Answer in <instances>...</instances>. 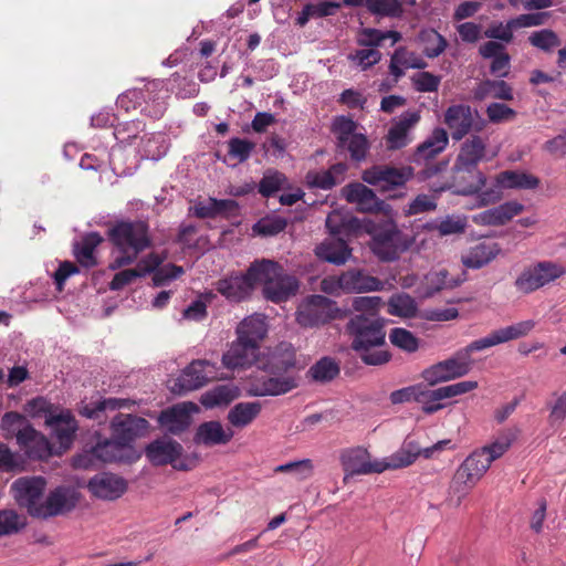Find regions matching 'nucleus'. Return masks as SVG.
<instances>
[{
	"label": "nucleus",
	"mask_w": 566,
	"mask_h": 566,
	"mask_svg": "<svg viewBox=\"0 0 566 566\" xmlns=\"http://www.w3.org/2000/svg\"><path fill=\"white\" fill-rule=\"evenodd\" d=\"M295 350L289 343H281L268 356H260L258 368L266 375L250 378L249 395L253 397L280 396L296 388L295 377L285 375L295 367Z\"/></svg>",
	"instance_id": "obj_1"
},
{
	"label": "nucleus",
	"mask_w": 566,
	"mask_h": 566,
	"mask_svg": "<svg viewBox=\"0 0 566 566\" xmlns=\"http://www.w3.org/2000/svg\"><path fill=\"white\" fill-rule=\"evenodd\" d=\"M350 347L364 364L379 366L390 360V354L380 349L386 343L385 322L374 313L355 314L346 323Z\"/></svg>",
	"instance_id": "obj_2"
},
{
	"label": "nucleus",
	"mask_w": 566,
	"mask_h": 566,
	"mask_svg": "<svg viewBox=\"0 0 566 566\" xmlns=\"http://www.w3.org/2000/svg\"><path fill=\"white\" fill-rule=\"evenodd\" d=\"M535 327L532 319L522 321L513 325L502 327L491 332L488 336L473 340L464 348L458 350L454 356L442 360L444 369L452 379L467 375L473 365L471 354L473 352L484 350L486 348L514 340L528 335Z\"/></svg>",
	"instance_id": "obj_3"
},
{
	"label": "nucleus",
	"mask_w": 566,
	"mask_h": 566,
	"mask_svg": "<svg viewBox=\"0 0 566 566\" xmlns=\"http://www.w3.org/2000/svg\"><path fill=\"white\" fill-rule=\"evenodd\" d=\"M108 237L113 244L111 270L132 264L151 243L148 226L144 221L117 222L109 229Z\"/></svg>",
	"instance_id": "obj_4"
},
{
	"label": "nucleus",
	"mask_w": 566,
	"mask_h": 566,
	"mask_svg": "<svg viewBox=\"0 0 566 566\" xmlns=\"http://www.w3.org/2000/svg\"><path fill=\"white\" fill-rule=\"evenodd\" d=\"M250 275H255L256 285L263 286L264 297L274 303L286 301L298 290L296 277L286 274L277 262L271 260L253 262L250 265Z\"/></svg>",
	"instance_id": "obj_5"
},
{
	"label": "nucleus",
	"mask_w": 566,
	"mask_h": 566,
	"mask_svg": "<svg viewBox=\"0 0 566 566\" xmlns=\"http://www.w3.org/2000/svg\"><path fill=\"white\" fill-rule=\"evenodd\" d=\"M169 96L164 81H154L145 88L127 90L117 97V107L130 112L140 107V111L151 117H160L166 109V99Z\"/></svg>",
	"instance_id": "obj_6"
},
{
	"label": "nucleus",
	"mask_w": 566,
	"mask_h": 566,
	"mask_svg": "<svg viewBox=\"0 0 566 566\" xmlns=\"http://www.w3.org/2000/svg\"><path fill=\"white\" fill-rule=\"evenodd\" d=\"M382 281L361 269H349L338 275H328L321 281V290L329 295L360 294L380 291Z\"/></svg>",
	"instance_id": "obj_7"
},
{
	"label": "nucleus",
	"mask_w": 566,
	"mask_h": 566,
	"mask_svg": "<svg viewBox=\"0 0 566 566\" xmlns=\"http://www.w3.org/2000/svg\"><path fill=\"white\" fill-rule=\"evenodd\" d=\"M491 464L480 449L470 453L457 469L450 491L458 494V503L472 490L490 469Z\"/></svg>",
	"instance_id": "obj_8"
},
{
	"label": "nucleus",
	"mask_w": 566,
	"mask_h": 566,
	"mask_svg": "<svg viewBox=\"0 0 566 566\" xmlns=\"http://www.w3.org/2000/svg\"><path fill=\"white\" fill-rule=\"evenodd\" d=\"M339 461L346 475L382 473L386 470L400 469V463H392L391 455L387 460H370V454L363 447L342 450Z\"/></svg>",
	"instance_id": "obj_9"
},
{
	"label": "nucleus",
	"mask_w": 566,
	"mask_h": 566,
	"mask_svg": "<svg viewBox=\"0 0 566 566\" xmlns=\"http://www.w3.org/2000/svg\"><path fill=\"white\" fill-rule=\"evenodd\" d=\"M46 480L43 476H22L11 484L12 495L19 506L35 518L41 520L44 505Z\"/></svg>",
	"instance_id": "obj_10"
},
{
	"label": "nucleus",
	"mask_w": 566,
	"mask_h": 566,
	"mask_svg": "<svg viewBox=\"0 0 566 566\" xmlns=\"http://www.w3.org/2000/svg\"><path fill=\"white\" fill-rule=\"evenodd\" d=\"M566 274V269L552 261H539L524 268L514 285L523 294H531Z\"/></svg>",
	"instance_id": "obj_11"
},
{
	"label": "nucleus",
	"mask_w": 566,
	"mask_h": 566,
	"mask_svg": "<svg viewBox=\"0 0 566 566\" xmlns=\"http://www.w3.org/2000/svg\"><path fill=\"white\" fill-rule=\"evenodd\" d=\"M82 497V492L76 485L61 484L52 488L44 497L41 520L70 514L80 505Z\"/></svg>",
	"instance_id": "obj_12"
},
{
	"label": "nucleus",
	"mask_w": 566,
	"mask_h": 566,
	"mask_svg": "<svg viewBox=\"0 0 566 566\" xmlns=\"http://www.w3.org/2000/svg\"><path fill=\"white\" fill-rule=\"evenodd\" d=\"M449 144V136L444 128L436 127L430 136L419 144L411 156V163L427 166L426 175L431 177L441 171L446 164L429 166V163L440 155Z\"/></svg>",
	"instance_id": "obj_13"
},
{
	"label": "nucleus",
	"mask_w": 566,
	"mask_h": 566,
	"mask_svg": "<svg viewBox=\"0 0 566 566\" xmlns=\"http://www.w3.org/2000/svg\"><path fill=\"white\" fill-rule=\"evenodd\" d=\"M539 180L533 175L506 170L496 176L495 185L480 193L483 206L494 203L502 197V189H534Z\"/></svg>",
	"instance_id": "obj_14"
},
{
	"label": "nucleus",
	"mask_w": 566,
	"mask_h": 566,
	"mask_svg": "<svg viewBox=\"0 0 566 566\" xmlns=\"http://www.w3.org/2000/svg\"><path fill=\"white\" fill-rule=\"evenodd\" d=\"M412 177L411 167H392L376 165L363 172V180L381 191L395 190Z\"/></svg>",
	"instance_id": "obj_15"
},
{
	"label": "nucleus",
	"mask_w": 566,
	"mask_h": 566,
	"mask_svg": "<svg viewBox=\"0 0 566 566\" xmlns=\"http://www.w3.org/2000/svg\"><path fill=\"white\" fill-rule=\"evenodd\" d=\"M335 303L323 295H311L303 302L297 312L296 321L304 327L324 325L334 318Z\"/></svg>",
	"instance_id": "obj_16"
},
{
	"label": "nucleus",
	"mask_w": 566,
	"mask_h": 566,
	"mask_svg": "<svg viewBox=\"0 0 566 566\" xmlns=\"http://www.w3.org/2000/svg\"><path fill=\"white\" fill-rule=\"evenodd\" d=\"M474 117H479V113L467 104H454L444 112V124L451 132L453 140L463 139L472 129L481 132L483 122L475 123Z\"/></svg>",
	"instance_id": "obj_17"
},
{
	"label": "nucleus",
	"mask_w": 566,
	"mask_h": 566,
	"mask_svg": "<svg viewBox=\"0 0 566 566\" xmlns=\"http://www.w3.org/2000/svg\"><path fill=\"white\" fill-rule=\"evenodd\" d=\"M146 457L155 465L170 464L177 470H189L188 460L184 457L182 446L171 439H158L145 449Z\"/></svg>",
	"instance_id": "obj_18"
},
{
	"label": "nucleus",
	"mask_w": 566,
	"mask_h": 566,
	"mask_svg": "<svg viewBox=\"0 0 566 566\" xmlns=\"http://www.w3.org/2000/svg\"><path fill=\"white\" fill-rule=\"evenodd\" d=\"M371 238V250L381 261L390 262L398 259L399 230L392 222L375 227Z\"/></svg>",
	"instance_id": "obj_19"
},
{
	"label": "nucleus",
	"mask_w": 566,
	"mask_h": 566,
	"mask_svg": "<svg viewBox=\"0 0 566 566\" xmlns=\"http://www.w3.org/2000/svg\"><path fill=\"white\" fill-rule=\"evenodd\" d=\"M486 177L476 167H467L454 163L451 171L450 188L458 195H475L485 186Z\"/></svg>",
	"instance_id": "obj_20"
},
{
	"label": "nucleus",
	"mask_w": 566,
	"mask_h": 566,
	"mask_svg": "<svg viewBox=\"0 0 566 566\" xmlns=\"http://www.w3.org/2000/svg\"><path fill=\"white\" fill-rule=\"evenodd\" d=\"M18 446L24 451V455L31 460L45 461L54 454H61V452L54 451L49 439L35 430L33 426L19 432Z\"/></svg>",
	"instance_id": "obj_21"
},
{
	"label": "nucleus",
	"mask_w": 566,
	"mask_h": 566,
	"mask_svg": "<svg viewBox=\"0 0 566 566\" xmlns=\"http://www.w3.org/2000/svg\"><path fill=\"white\" fill-rule=\"evenodd\" d=\"M45 424L60 446L57 452L62 453L71 448L77 431V422L70 410L61 409L57 413L48 415Z\"/></svg>",
	"instance_id": "obj_22"
},
{
	"label": "nucleus",
	"mask_w": 566,
	"mask_h": 566,
	"mask_svg": "<svg viewBox=\"0 0 566 566\" xmlns=\"http://www.w3.org/2000/svg\"><path fill=\"white\" fill-rule=\"evenodd\" d=\"M420 122L417 111L403 112L392 122L386 135V146L389 150H397L408 146L412 142L411 129Z\"/></svg>",
	"instance_id": "obj_23"
},
{
	"label": "nucleus",
	"mask_w": 566,
	"mask_h": 566,
	"mask_svg": "<svg viewBox=\"0 0 566 566\" xmlns=\"http://www.w3.org/2000/svg\"><path fill=\"white\" fill-rule=\"evenodd\" d=\"M197 412L199 407L196 403L185 401L161 411L158 421L167 432L179 434L190 426L191 416Z\"/></svg>",
	"instance_id": "obj_24"
},
{
	"label": "nucleus",
	"mask_w": 566,
	"mask_h": 566,
	"mask_svg": "<svg viewBox=\"0 0 566 566\" xmlns=\"http://www.w3.org/2000/svg\"><path fill=\"white\" fill-rule=\"evenodd\" d=\"M260 358V348L250 342H243L237 338L231 343L229 349L222 356V364L230 370L243 369L258 366Z\"/></svg>",
	"instance_id": "obj_25"
},
{
	"label": "nucleus",
	"mask_w": 566,
	"mask_h": 566,
	"mask_svg": "<svg viewBox=\"0 0 566 566\" xmlns=\"http://www.w3.org/2000/svg\"><path fill=\"white\" fill-rule=\"evenodd\" d=\"M92 496L103 501L119 499L127 490L126 481L113 473L96 474L87 482Z\"/></svg>",
	"instance_id": "obj_26"
},
{
	"label": "nucleus",
	"mask_w": 566,
	"mask_h": 566,
	"mask_svg": "<svg viewBox=\"0 0 566 566\" xmlns=\"http://www.w3.org/2000/svg\"><path fill=\"white\" fill-rule=\"evenodd\" d=\"M452 448L453 446L451 440L448 439L438 441L437 443L427 448H420L413 441H406L402 447L391 455L392 463L401 462L403 464H401L400 468H406L412 464L420 455L426 459H430L433 458L438 452Z\"/></svg>",
	"instance_id": "obj_27"
},
{
	"label": "nucleus",
	"mask_w": 566,
	"mask_h": 566,
	"mask_svg": "<svg viewBox=\"0 0 566 566\" xmlns=\"http://www.w3.org/2000/svg\"><path fill=\"white\" fill-rule=\"evenodd\" d=\"M256 285L255 275H250V268L244 275H231L218 282L217 290L230 302L245 300Z\"/></svg>",
	"instance_id": "obj_28"
},
{
	"label": "nucleus",
	"mask_w": 566,
	"mask_h": 566,
	"mask_svg": "<svg viewBox=\"0 0 566 566\" xmlns=\"http://www.w3.org/2000/svg\"><path fill=\"white\" fill-rule=\"evenodd\" d=\"M147 429V420L130 415H118L112 421L113 437L129 446L136 438L144 436Z\"/></svg>",
	"instance_id": "obj_29"
},
{
	"label": "nucleus",
	"mask_w": 566,
	"mask_h": 566,
	"mask_svg": "<svg viewBox=\"0 0 566 566\" xmlns=\"http://www.w3.org/2000/svg\"><path fill=\"white\" fill-rule=\"evenodd\" d=\"M210 366L207 360H195L184 369L178 377L176 384L172 386V391L182 394L200 388L208 381V373L206 368Z\"/></svg>",
	"instance_id": "obj_30"
},
{
	"label": "nucleus",
	"mask_w": 566,
	"mask_h": 566,
	"mask_svg": "<svg viewBox=\"0 0 566 566\" xmlns=\"http://www.w3.org/2000/svg\"><path fill=\"white\" fill-rule=\"evenodd\" d=\"M479 53L483 59H492L490 72L496 77H506L511 67V56L504 44L496 41H488L480 45Z\"/></svg>",
	"instance_id": "obj_31"
},
{
	"label": "nucleus",
	"mask_w": 566,
	"mask_h": 566,
	"mask_svg": "<svg viewBox=\"0 0 566 566\" xmlns=\"http://www.w3.org/2000/svg\"><path fill=\"white\" fill-rule=\"evenodd\" d=\"M96 459L99 462H126L137 459L139 455L135 454L134 449L129 444L120 442L114 438L98 443L95 447Z\"/></svg>",
	"instance_id": "obj_32"
},
{
	"label": "nucleus",
	"mask_w": 566,
	"mask_h": 566,
	"mask_svg": "<svg viewBox=\"0 0 566 566\" xmlns=\"http://www.w3.org/2000/svg\"><path fill=\"white\" fill-rule=\"evenodd\" d=\"M343 197L349 203H356L360 211L373 212L380 209V201L375 192L359 182L345 186L342 190Z\"/></svg>",
	"instance_id": "obj_33"
},
{
	"label": "nucleus",
	"mask_w": 566,
	"mask_h": 566,
	"mask_svg": "<svg viewBox=\"0 0 566 566\" xmlns=\"http://www.w3.org/2000/svg\"><path fill=\"white\" fill-rule=\"evenodd\" d=\"M517 201H507L492 209L484 210L475 217V221L484 226H503L523 211Z\"/></svg>",
	"instance_id": "obj_34"
},
{
	"label": "nucleus",
	"mask_w": 566,
	"mask_h": 566,
	"mask_svg": "<svg viewBox=\"0 0 566 566\" xmlns=\"http://www.w3.org/2000/svg\"><path fill=\"white\" fill-rule=\"evenodd\" d=\"M347 169V164L336 163L327 170L308 171L306 175V181L308 186L313 188L329 190L344 181Z\"/></svg>",
	"instance_id": "obj_35"
},
{
	"label": "nucleus",
	"mask_w": 566,
	"mask_h": 566,
	"mask_svg": "<svg viewBox=\"0 0 566 566\" xmlns=\"http://www.w3.org/2000/svg\"><path fill=\"white\" fill-rule=\"evenodd\" d=\"M237 338L250 342L260 348L261 342L268 334V325L263 315H251L244 318L237 327Z\"/></svg>",
	"instance_id": "obj_36"
},
{
	"label": "nucleus",
	"mask_w": 566,
	"mask_h": 566,
	"mask_svg": "<svg viewBox=\"0 0 566 566\" xmlns=\"http://www.w3.org/2000/svg\"><path fill=\"white\" fill-rule=\"evenodd\" d=\"M316 255L328 263L343 265L352 256V249L343 239H331L316 248Z\"/></svg>",
	"instance_id": "obj_37"
},
{
	"label": "nucleus",
	"mask_w": 566,
	"mask_h": 566,
	"mask_svg": "<svg viewBox=\"0 0 566 566\" xmlns=\"http://www.w3.org/2000/svg\"><path fill=\"white\" fill-rule=\"evenodd\" d=\"M486 144L482 137L472 135L460 148L455 163L467 167H476L485 158Z\"/></svg>",
	"instance_id": "obj_38"
},
{
	"label": "nucleus",
	"mask_w": 566,
	"mask_h": 566,
	"mask_svg": "<svg viewBox=\"0 0 566 566\" xmlns=\"http://www.w3.org/2000/svg\"><path fill=\"white\" fill-rule=\"evenodd\" d=\"M500 252L497 243L480 242L470 249L463 258V264L470 269H481L493 261Z\"/></svg>",
	"instance_id": "obj_39"
},
{
	"label": "nucleus",
	"mask_w": 566,
	"mask_h": 566,
	"mask_svg": "<svg viewBox=\"0 0 566 566\" xmlns=\"http://www.w3.org/2000/svg\"><path fill=\"white\" fill-rule=\"evenodd\" d=\"M168 143L161 133L144 134L137 146V153L143 159L158 160L166 155Z\"/></svg>",
	"instance_id": "obj_40"
},
{
	"label": "nucleus",
	"mask_w": 566,
	"mask_h": 566,
	"mask_svg": "<svg viewBox=\"0 0 566 566\" xmlns=\"http://www.w3.org/2000/svg\"><path fill=\"white\" fill-rule=\"evenodd\" d=\"M261 409L260 401L239 402L230 409L228 421L232 427L244 428L260 415Z\"/></svg>",
	"instance_id": "obj_41"
},
{
	"label": "nucleus",
	"mask_w": 566,
	"mask_h": 566,
	"mask_svg": "<svg viewBox=\"0 0 566 566\" xmlns=\"http://www.w3.org/2000/svg\"><path fill=\"white\" fill-rule=\"evenodd\" d=\"M102 241L103 239L97 232L87 233L80 243L74 245V255L77 262L85 268L96 265L94 250Z\"/></svg>",
	"instance_id": "obj_42"
},
{
	"label": "nucleus",
	"mask_w": 566,
	"mask_h": 566,
	"mask_svg": "<svg viewBox=\"0 0 566 566\" xmlns=\"http://www.w3.org/2000/svg\"><path fill=\"white\" fill-rule=\"evenodd\" d=\"M128 403L125 399L107 398L99 399L98 401L86 403L82 401L80 407V413L88 419H97L99 413L109 409L116 410L126 407Z\"/></svg>",
	"instance_id": "obj_43"
},
{
	"label": "nucleus",
	"mask_w": 566,
	"mask_h": 566,
	"mask_svg": "<svg viewBox=\"0 0 566 566\" xmlns=\"http://www.w3.org/2000/svg\"><path fill=\"white\" fill-rule=\"evenodd\" d=\"M27 470L25 457L12 451L6 443L0 442V471L19 473Z\"/></svg>",
	"instance_id": "obj_44"
},
{
	"label": "nucleus",
	"mask_w": 566,
	"mask_h": 566,
	"mask_svg": "<svg viewBox=\"0 0 566 566\" xmlns=\"http://www.w3.org/2000/svg\"><path fill=\"white\" fill-rule=\"evenodd\" d=\"M387 306L390 315L399 317H413L418 310L415 300L406 293L392 295Z\"/></svg>",
	"instance_id": "obj_45"
},
{
	"label": "nucleus",
	"mask_w": 566,
	"mask_h": 566,
	"mask_svg": "<svg viewBox=\"0 0 566 566\" xmlns=\"http://www.w3.org/2000/svg\"><path fill=\"white\" fill-rule=\"evenodd\" d=\"M442 392V387L437 389H428L421 384L419 399L417 402L421 405V409L426 415H432L444 408V405L441 402V400L447 398Z\"/></svg>",
	"instance_id": "obj_46"
},
{
	"label": "nucleus",
	"mask_w": 566,
	"mask_h": 566,
	"mask_svg": "<svg viewBox=\"0 0 566 566\" xmlns=\"http://www.w3.org/2000/svg\"><path fill=\"white\" fill-rule=\"evenodd\" d=\"M27 526V520L14 510H0V537L19 533Z\"/></svg>",
	"instance_id": "obj_47"
},
{
	"label": "nucleus",
	"mask_w": 566,
	"mask_h": 566,
	"mask_svg": "<svg viewBox=\"0 0 566 566\" xmlns=\"http://www.w3.org/2000/svg\"><path fill=\"white\" fill-rule=\"evenodd\" d=\"M143 132L144 124L140 120H130L117 124L113 134L119 144L132 145L136 139L140 140Z\"/></svg>",
	"instance_id": "obj_48"
},
{
	"label": "nucleus",
	"mask_w": 566,
	"mask_h": 566,
	"mask_svg": "<svg viewBox=\"0 0 566 566\" xmlns=\"http://www.w3.org/2000/svg\"><path fill=\"white\" fill-rule=\"evenodd\" d=\"M31 426L24 416L13 411L4 413L0 422L3 437L6 439L14 437L17 441L19 432Z\"/></svg>",
	"instance_id": "obj_49"
},
{
	"label": "nucleus",
	"mask_w": 566,
	"mask_h": 566,
	"mask_svg": "<svg viewBox=\"0 0 566 566\" xmlns=\"http://www.w3.org/2000/svg\"><path fill=\"white\" fill-rule=\"evenodd\" d=\"M339 374V366L332 358L324 357L315 363L310 369L308 375L319 382H327L336 378Z\"/></svg>",
	"instance_id": "obj_50"
},
{
	"label": "nucleus",
	"mask_w": 566,
	"mask_h": 566,
	"mask_svg": "<svg viewBox=\"0 0 566 566\" xmlns=\"http://www.w3.org/2000/svg\"><path fill=\"white\" fill-rule=\"evenodd\" d=\"M365 7L373 14L381 17H400L402 14V6L398 0H366Z\"/></svg>",
	"instance_id": "obj_51"
},
{
	"label": "nucleus",
	"mask_w": 566,
	"mask_h": 566,
	"mask_svg": "<svg viewBox=\"0 0 566 566\" xmlns=\"http://www.w3.org/2000/svg\"><path fill=\"white\" fill-rule=\"evenodd\" d=\"M389 339L394 346L408 353H415L419 348L418 338L406 328H392L389 333Z\"/></svg>",
	"instance_id": "obj_52"
},
{
	"label": "nucleus",
	"mask_w": 566,
	"mask_h": 566,
	"mask_svg": "<svg viewBox=\"0 0 566 566\" xmlns=\"http://www.w3.org/2000/svg\"><path fill=\"white\" fill-rule=\"evenodd\" d=\"M449 272L447 270H439L429 272L426 275L427 296H432L434 293L443 289H452L457 285L455 281L449 280Z\"/></svg>",
	"instance_id": "obj_53"
},
{
	"label": "nucleus",
	"mask_w": 566,
	"mask_h": 566,
	"mask_svg": "<svg viewBox=\"0 0 566 566\" xmlns=\"http://www.w3.org/2000/svg\"><path fill=\"white\" fill-rule=\"evenodd\" d=\"M347 59L354 65L366 71L381 60V53L376 49H360L349 53Z\"/></svg>",
	"instance_id": "obj_54"
},
{
	"label": "nucleus",
	"mask_w": 566,
	"mask_h": 566,
	"mask_svg": "<svg viewBox=\"0 0 566 566\" xmlns=\"http://www.w3.org/2000/svg\"><path fill=\"white\" fill-rule=\"evenodd\" d=\"M357 128V124L347 116H337L335 117L332 130L337 136V146L345 147L346 140L355 135V130Z\"/></svg>",
	"instance_id": "obj_55"
},
{
	"label": "nucleus",
	"mask_w": 566,
	"mask_h": 566,
	"mask_svg": "<svg viewBox=\"0 0 566 566\" xmlns=\"http://www.w3.org/2000/svg\"><path fill=\"white\" fill-rule=\"evenodd\" d=\"M314 465L312 460L304 459L277 465L274 469L276 473H294L298 480H306L312 476Z\"/></svg>",
	"instance_id": "obj_56"
},
{
	"label": "nucleus",
	"mask_w": 566,
	"mask_h": 566,
	"mask_svg": "<svg viewBox=\"0 0 566 566\" xmlns=\"http://www.w3.org/2000/svg\"><path fill=\"white\" fill-rule=\"evenodd\" d=\"M286 178L282 172H266L259 182V192L263 197L269 198L276 193L283 187Z\"/></svg>",
	"instance_id": "obj_57"
},
{
	"label": "nucleus",
	"mask_w": 566,
	"mask_h": 566,
	"mask_svg": "<svg viewBox=\"0 0 566 566\" xmlns=\"http://www.w3.org/2000/svg\"><path fill=\"white\" fill-rule=\"evenodd\" d=\"M512 442L513 439L510 436L505 434L499 437L492 443L479 449L484 452V457H486V460L490 462V464H492V462L500 459L509 451V449L512 446Z\"/></svg>",
	"instance_id": "obj_58"
},
{
	"label": "nucleus",
	"mask_w": 566,
	"mask_h": 566,
	"mask_svg": "<svg viewBox=\"0 0 566 566\" xmlns=\"http://www.w3.org/2000/svg\"><path fill=\"white\" fill-rule=\"evenodd\" d=\"M528 41L533 46L538 48L545 52H549L560 44V40L557 34L549 29H544L532 33V35L528 38Z\"/></svg>",
	"instance_id": "obj_59"
},
{
	"label": "nucleus",
	"mask_w": 566,
	"mask_h": 566,
	"mask_svg": "<svg viewBox=\"0 0 566 566\" xmlns=\"http://www.w3.org/2000/svg\"><path fill=\"white\" fill-rule=\"evenodd\" d=\"M354 161H363L366 159L369 150V142L363 134H355L348 140H346L345 147Z\"/></svg>",
	"instance_id": "obj_60"
},
{
	"label": "nucleus",
	"mask_w": 566,
	"mask_h": 566,
	"mask_svg": "<svg viewBox=\"0 0 566 566\" xmlns=\"http://www.w3.org/2000/svg\"><path fill=\"white\" fill-rule=\"evenodd\" d=\"M441 83V77L430 72H420L412 77V84L417 92L432 93L437 92Z\"/></svg>",
	"instance_id": "obj_61"
},
{
	"label": "nucleus",
	"mask_w": 566,
	"mask_h": 566,
	"mask_svg": "<svg viewBox=\"0 0 566 566\" xmlns=\"http://www.w3.org/2000/svg\"><path fill=\"white\" fill-rule=\"evenodd\" d=\"M555 400L548 402L549 408L548 422L551 426L560 424L566 419V391L555 392Z\"/></svg>",
	"instance_id": "obj_62"
},
{
	"label": "nucleus",
	"mask_w": 566,
	"mask_h": 566,
	"mask_svg": "<svg viewBox=\"0 0 566 566\" xmlns=\"http://www.w3.org/2000/svg\"><path fill=\"white\" fill-rule=\"evenodd\" d=\"M467 218L461 216H448L440 221L436 229L441 235L459 234L465 231Z\"/></svg>",
	"instance_id": "obj_63"
},
{
	"label": "nucleus",
	"mask_w": 566,
	"mask_h": 566,
	"mask_svg": "<svg viewBox=\"0 0 566 566\" xmlns=\"http://www.w3.org/2000/svg\"><path fill=\"white\" fill-rule=\"evenodd\" d=\"M485 113L489 120L494 124L511 120L516 116L513 108L502 103H491Z\"/></svg>",
	"instance_id": "obj_64"
}]
</instances>
